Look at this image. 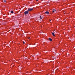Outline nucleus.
I'll use <instances>...</instances> for the list:
<instances>
[{
	"label": "nucleus",
	"instance_id": "f257e3e1",
	"mask_svg": "<svg viewBox=\"0 0 75 75\" xmlns=\"http://www.w3.org/2000/svg\"><path fill=\"white\" fill-rule=\"evenodd\" d=\"M33 8H28V11H32L33 10Z\"/></svg>",
	"mask_w": 75,
	"mask_h": 75
},
{
	"label": "nucleus",
	"instance_id": "f03ea898",
	"mask_svg": "<svg viewBox=\"0 0 75 75\" xmlns=\"http://www.w3.org/2000/svg\"><path fill=\"white\" fill-rule=\"evenodd\" d=\"M28 13V11H26L24 12V14H25V15H26V14H27Z\"/></svg>",
	"mask_w": 75,
	"mask_h": 75
},
{
	"label": "nucleus",
	"instance_id": "7ed1b4c3",
	"mask_svg": "<svg viewBox=\"0 0 75 75\" xmlns=\"http://www.w3.org/2000/svg\"><path fill=\"white\" fill-rule=\"evenodd\" d=\"M54 34H55V33L53 32L52 33V35L54 36V37H55V35H54Z\"/></svg>",
	"mask_w": 75,
	"mask_h": 75
},
{
	"label": "nucleus",
	"instance_id": "20e7f679",
	"mask_svg": "<svg viewBox=\"0 0 75 75\" xmlns=\"http://www.w3.org/2000/svg\"><path fill=\"white\" fill-rule=\"evenodd\" d=\"M45 14H49V12L48 11H47L46 12H45Z\"/></svg>",
	"mask_w": 75,
	"mask_h": 75
},
{
	"label": "nucleus",
	"instance_id": "39448f33",
	"mask_svg": "<svg viewBox=\"0 0 75 75\" xmlns=\"http://www.w3.org/2000/svg\"><path fill=\"white\" fill-rule=\"evenodd\" d=\"M49 40H50V41H52V39H51V38H50L49 39Z\"/></svg>",
	"mask_w": 75,
	"mask_h": 75
},
{
	"label": "nucleus",
	"instance_id": "423d86ee",
	"mask_svg": "<svg viewBox=\"0 0 75 75\" xmlns=\"http://www.w3.org/2000/svg\"><path fill=\"white\" fill-rule=\"evenodd\" d=\"M55 11H56V10H55V9H53V12L54 13L55 12Z\"/></svg>",
	"mask_w": 75,
	"mask_h": 75
},
{
	"label": "nucleus",
	"instance_id": "0eeeda50",
	"mask_svg": "<svg viewBox=\"0 0 75 75\" xmlns=\"http://www.w3.org/2000/svg\"><path fill=\"white\" fill-rule=\"evenodd\" d=\"M11 13L12 14H13V13H14V12L13 11H11Z\"/></svg>",
	"mask_w": 75,
	"mask_h": 75
},
{
	"label": "nucleus",
	"instance_id": "6e6552de",
	"mask_svg": "<svg viewBox=\"0 0 75 75\" xmlns=\"http://www.w3.org/2000/svg\"><path fill=\"white\" fill-rule=\"evenodd\" d=\"M4 3H6V0H4Z\"/></svg>",
	"mask_w": 75,
	"mask_h": 75
},
{
	"label": "nucleus",
	"instance_id": "1a4fd4ad",
	"mask_svg": "<svg viewBox=\"0 0 75 75\" xmlns=\"http://www.w3.org/2000/svg\"><path fill=\"white\" fill-rule=\"evenodd\" d=\"M40 18H41L40 19H42V18H41V16H40Z\"/></svg>",
	"mask_w": 75,
	"mask_h": 75
},
{
	"label": "nucleus",
	"instance_id": "9d476101",
	"mask_svg": "<svg viewBox=\"0 0 75 75\" xmlns=\"http://www.w3.org/2000/svg\"><path fill=\"white\" fill-rule=\"evenodd\" d=\"M23 44H25V42H23Z\"/></svg>",
	"mask_w": 75,
	"mask_h": 75
},
{
	"label": "nucleus",
	"instance_id": "9b49d317",
	"mask_svg": "<svg viewBox=\"0 0 75 75\" xmlns=\"http://www.w3.org/2000/svg\"><path fill=\"white\" fill-rule=\"evenodd\" d=\"M50 21H51V20H50Z\"/></svg>",
	"mask_w": 75,
	"mask_h": 75
},
{
	"label": "nucleus",
	"instance_id": "f8f14e48",
	"mask_svg": "<svg viewBox=\"0 0 75 75\" xmlns=\"http://www.w3.org/2000/svg\"><path fill=\"white\" fill-rule=\"evenodd\" d=\"M36 1H38V0H36Z\"/></svg>",
	"mask_w": 75,
	"mask_h": 75
},
{
	"label": "nucleus",
	"instance_id": "ddd939ff",
	"mask_svg": "<svg viewBox=\"0 0 75 75\" xmlns=\"http://www.w3.org/2000/svg\"><path fill=\"white\" fill-rule=\"evenodd\" d=\"M30 38H29V39H30Z\"/></svg>",
	"mask_w": 75,
	"mask_h": 75
},
{
	"label": "nucleus",
	"instance_id": "4468645a",
	"mask_svg": "<svg viewBox=\"0 0 75 75\" xmlns=\"http://www.w3.org/2000/svg\"><path fill=\"white\" fill-rule=\"evenodd\" d=\"M54 31H55V30H54Z\"/></svg>",
	"mask_w": 75,
	"mask_h": 75
}]
</instances>
